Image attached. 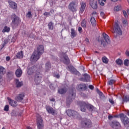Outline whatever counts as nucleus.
Wrapping results in <instances>:
<instances>
[{
  "label": "nucleus",
  "mask_w": 129,
  "mask_h": 129,
  "mask_svg": "<svg viewBox=\"0 0 129 129\" xmlns=\"http://www.w3.org/2000/svg\"><path fill=\"white\" fill-rule=\"evenodd\" d=\"M43 53H44V46L39 45L36 50H35L31 55L30 61L32 62H37V61L40 59V57H41Z\"/></svg>",
  "instance_id": "f257e3e1"
},
{
  "label": "nucleus",
  "mask_w": 129,
  "mask_h": 129,
  "mask_svg": "<svg viewBox=\"0 0 129 129\" xmlns=\"http://www.w3.org/2000/svg\"><path fill=\"white\" fill-rule=\"evenodd\" d=\"M78 105L80 106L81 110V111H83V112H84V111L86 110L85 107H87V108L89 109L90 111H93V110L94 109V107L93 106L88 104V103H86L85 102L83 101L78 102Z\"/></svg>",
  "instance_id": "f03ea898"
},
{
  "label": "nucleus",
  "mask_w": 129,
  "mask_h": 129,
  "mask_svg": "<svg viewBox=\"0 0 129 129\" xmlns=\"http://www.w3.org/2000/svg\"><path fill=\"white\" fill-rule=\"evenodd\" d=\"M119 117L124 125L127 127L129 126V119L126 116L124 115L123 114H120L119 115Z\"/></svg>",
  "instance_id": "7ed1b4c3"
},
{
  "label": "nucleus",
  "mask_w": 129,
  "mask_h": 129,
  "mask_svg": "<svg viewBox=\"0 0 129 129\" xmlns=\"http://www.w3.org/2000/svg\"><path fill=\"white\" fill-rule=\"evenodd\" d=\"M75 90L73 89L70 91V96L69 98H68L67 101L68 103H70V102H72L73 99L75 98Z\"/></svg>",
  "instance_id": "20e7f679"
},
{
  "label": "nucleus",
  "mask_w": 129,
  "mask_h": 129,
  "mask_svg": "<svg viewBox=\"0 0 129 129\" xmlns=\"http://www.w3.org/2000/svg\"><path fill=\"white\" fill-rule=\"evenodd\" d=\"M103 37L105 42L104 41H101V45H103V46L105 47V46H106V43H107V44L110 43V39L109 38V36H108L106 33H103Z\"/></svg>",
  "instance_id": "39448f33"
},
{
  "label": "nucleus",
  "mask_w": 129,
  "mask_h": 129,
  "mask_svg": "<svg viewBox=\"0 0 129 129\" xmlns=\"http://www.w3.org/2000/svg\"><path fill=\"white\" fill-rule=\"evenodd\" d=\"M78 5L74 2H71L69 5V9L71 12H76Z\"/></svg>",
  "instance_id": "423d86ee"
},
{
  "label": "nucleus",
  "mask_w": 129,
  "mask_h": 129,
  "mask_svg": "<svg viewBox=\"0 0 129 129\" xmlns=\"http://www.w3.org/2000/svg\"><path fill=\"white\" fill-rule=\"evenodd\" d=\"M60 60L61 62L64 63V64H69V62H70V60L68 57V56L63 54L62 55H59Z\"/></svg>",
  "instance_id": "0eeeda50"
},
{
  "label": "nucleus",
  "mask_w": 129,
  "mask_h": 129,
  "mask_svg": "<svg viewBox=\"0 0 129 129\" xmlns=\"http://www.w3.org/2000/svg\"><path fill=\"white\" fill-rule=\"evenodd\" d=\"M46 111L48 113H50L51 114H52V115H57V111L55 110L54 108L51 107V106L49 105H46L45 106Z\"/></svg>",
  "instance_id": "6e6552de"
},
{
  "label": "nucleus",
  "mask_w": 129,
  "mask_h": 129,
  "mask_svg": "<svg viewBox=\"0 0 129 129\" xmlns=\"http://www.w3.org/2000/svg\"><path fill=\"white\" fill-rule=\"evenodd\" d=\"M37 125L38 129H43L44 127V123H43V119L39 117L37 119Z\"/></svg>",
  "instance_id": "1a4fd4ad"
},
{
  "label": "nucleus",
  "mask_w": 129,
  "mask_h": 129,
  "mask_svg": "<svg viewBox=\"0 0 129 129\" xmlns=\"http://www.w3.org/2000/svg\"><path fill=\"white\" fill-rule=\"evenodd\" d=\"M12 25H19L20 24V22L21 21L20 20V18L19 17H17L15 14H13L12 16Z\"/></svg>",
  "instance_id": "9d476101"
},
{
  "label": "nucleus",
  "mask_w": 129,
  "mask_h": 129,
  "mask_svg": "<svg viewBox=\"0 0 129 129\" xmlns=\"http://www.w3.org/2000/svg\"><path fill=\"white\" fill-rule=\"evenodd\" d=\"M42 79V74L40 73L37 72L36 75L34 77V81L36 84H39L41 82Z\"/></svg>",
  "instance_id": "9b49d317"
},
{
  "label": "nucleus",
  "mask_w": 129,
  "mask_h": 129,
  "mask_svg": "<svg viewBox=\"0 0 129 129\" xmlns=\"http://www.w3.org/2000/svg\"><path fill=\"white\" fill-rule=\"evenodd\" d=\"M66 112L68 116L70 117L73 116V117H75V116L78 115V113L74 110H68L66 111Z\"/></svg>",
  "instance_id": "f8f14e48"
},
{
  "label": "nucleus",
  "mask_w": 129,
  "mask_h": 129,
  "mask_svg": "<svg viewBox=\"0 0 129 129\" xmlns=\"http://www.w3.org/2000/svg\"><path fill=\"white\" fill-rule=\"evenodd\" d=\"M8 4L9 5L10 8L13 9V10H17L18 8V5L15 2H14L12 1H9Z\"/></svg>",
  "instance_id": "ddd939ff"
},
{
  "label": "nucleus",
  "mask_w": 129,
  "mask_h": 129,
  "mask_svg": "<svg viewBox=\"0 0 129 129\" xmlns=\"http://www.w3.org/2000/svg\"><path fill=\"white\" fill-rule=\"evenodd\" d=\"M82 123H84L85 125L87 126V127H91L92 123L91 121L89 119H87L86 118L83 119L82 121Z\"/></svg>",
  "instance_id": "4468645a"
},
{
  "label": "nucleus",
  "mask_w": 129,
  "mask_h": 129,
  "mask_svg": "<svg viewBox=\"0 0 129 129\" xmlns=\"http://www.w3.org/2000/svg\"><path fill=\"white\" fill-rule=\"evenodd\" d=\"M87 89V86L85 84H81L78 86V90L85 91Z\"/></svg>",
  "instance_id": "2eb2a0df"
},
{
  "label": "nucleus",
  "mask_w": 129,
  "mask_h": 129,
  "mask_svg": "<svg viewBox=\"0 0 129 129\" xmlns=\"http://www.w3.org/2000/svg\"><path fill=\"white\" fill-rule=\"evenodd\" d=\"M115 33H117L118 35H122V32H121V30L120 28L118 26V24L117 23H115Z\"/></svg>",
  "instance_id": "dca6fc26"
},
{
  "label": "nucleus",
  "mask_w": 129,
  "mask_h": 129,
  "mask_svg": "<svg viewBox=\"0 0 129 129\" xmlns=\"http://www.w3.org/2000/svg\"><path fill=\"white\" fill-rule=\"evenodd\" d=\"M90 5L92 9L96 10L97 9V0H91Z\"/></svg>",
  "instance_id": "f3484780"
},
{
  "label": "nucleus",
  "mask_w": 129,
  "mask_h": 129,
  "mask_svg": "<svg viewBox=\"0 0 129 129\" xmlns=\"http://www.w3.org/2000/svg\"><path fill=\"white\" fill-rule=\"evenodd\" d=\"M7 99L10 105H11V106L13 107L17 106V101L11 99V98H8Z\"/></svg>",
  "instance_id": "a211bd4d"
},
{
  "label": "nucleus",
  "mask_w": 129,
  "mask_h": 129,
  "mask_svg": "<svg viewBox=\"0 0 129 129\" xmlns=\"http://www.w3.org/2000/svg\"><path fill=\"white\" fill-rule=\"evenodd\" d=\"M35 71H36V67H33L28 70L27 73L29 75H32L35 73Z\"/></svg>",
  "instance_id": "6ab92c4d"
},
{
  "label": "nucleus",
  "mask_w": 129,
  "mask_h": 129,
  "mask_svg": "<svg viewBox=\"0 0 129 129\" xmlns=\"http://www.w3.org/2000/svg\"><path fill=\"white\" fill-rule=\"evenodd\" d=\"M24 97H25V95L24 94H20L16 97V100L17 101H21V100L24 99Z\"/></svg>",
  "instance_id": "aec40b11"
},
{
  "label": "nucleus",
  "mask_w": 129,
  "mask_h": 129,
  "mask_svg": "<svg viewBox=\"0 0 129 129\" xmlns=\"http://www.w3.org/2000/svg\"><path fill=\"white\" fill-rule=\"evenodd\" d=\"M15 74L17 77H21V76H22V74H23V72L21 69H18L16 70Z\"/></svg>",
  "instance_id": "412c9836"
},
{
  "label": "nucleus",
  "mask_w": 129,
  "mask_h": 129,
  "mask_svg": "<svg viewBox=\"0 0 129 129\" xmlns=\"http://www.w3.org/2000/svg\"><path fill=\"white\" fill-rule=\"evenodd\" d=\"M67 92V89L66 88H63L58 89V93L59 94H64V93H66Z\"/></svg>",
  "instance_id": "4be33fe9"
},
{
  "label": "nucleus",
  "mask_w": 129,
  "mask_h": 129,
  "mask_svg": "<svg viewBox=\"0 0 129 129\" xmlns=\"http://www.w3.org/2000/svg\"><path fill=\"white\" fill-rule=\"evenodd\" d=\"M16 57L18 59H22L24 57V52L23 51H21L18 52L16 54Z\"/></svg>",
  "instance_id": "5701e85b"
},
{
  "label": "nucleus",
  "mask_w": 129,
  "mask_h": 129,
  "mask_svg": "<svg viewBox=\"0 0 129 129\" xmlns=\"http://www.w3.org/2000/svg\"><path fill=\"white\" fill-rule=\"evenodd\" d=\"M71 38H72L73 39V38H75V37H76V36L77 35V32H76L75 31V30H74V29L72 28L71 29Z\"/></svg>",
  "instance_id": "b1692460"
},
{
  "label": "nucleus",
  "mask_w": 129,
  "mask_h": 129,
  "mask_svg": "<svg viewBox=\"0 0 129 129\" xmlns=\"http://www.w3.org/2000/svg\"><path fill=\"white\" fill-rule=\"evenodd\" d=\"M68 70L71 72V73H73V74H75L76 72V70L73 66H70L68 67Z\"/></svg>",
  "instance_id": "393cba45"
},
{
  "label": "nucleus",
  "mask_w": 129,
  "mask_h": 129,
  "mask_svg": "<svg viewBox=\"0 0 129 129\" xmlns=\"http://www.w3.org/2000/svg\"><path fill=\"white\" fill-rule=\"evenodd\" d=\"M9 42H10V39H9V38L5 39L4 40V43L1 45V50H2L5 47V46H6V45L9 43Z\"/></svg>",
  "instance_id": "a878e982"
},
{
  "label": "nucleus",
  "mask_w": 129,
  "mask_h": 129,
  "mask_svg": "<svg viewBox=\"0 0 129 129\" xmlns=\"http://www.w3.org/2000/svg\"><path fill=\"white\" fill-rule=\"evenodd\" d=\"M15 83L17 87H21V86H23V82L19 81L18 79L15 80Z\"/></svg>",
  "instance_id": "bb28decb"
},
{
  "label": "nucleus",
  "mask_w": 129,
  "mask_h": 129,
  "mask_svg": "<svg viewBox=\"0 0 129 129\" xmlns=\"http://www.w3.org/2000/svg\"><path fill=\"white\" fill-rule=\"evenodd\" d=\"M90 22L91 23L92 26H93V27H95L96 24V21L95 20V18H94V17H92L90 19Z\"/></svg>",
  "instance_id": "cd10ccee"
},
{
  "label": "nucleus",
  "mask_w": 129,
  "mask_h": 129,
  "mask_svg": "<svg viewBox=\"0 0 129 129\" xmlns=\"http://www.w3.org/2000/svg\"><path fill=\"white\" fill-rule=\"evenodd\" d=\"M121 10V6L120 5H117L114 7L113 11L114 12H119Z\"/></svg>",
  "instance_id": "c85d7f7f"
},
{
  "label": "nucleus",
  "mask_w": 129,
  "mask_h": 129,
  "mask_svg": "<svg viewBox=\"0 0 129 129\" xmlns=\"http://www.w3.org/2000/svg\"><path fill=\"white\" fill-rule=\"evenodd\" d=\"M51 69V63L50 62H47L45 64V70L48 71Z\"/></svg>",
  "instance_id": "c756f323"
},
{
  "label": "nucleus",
  "mask_w": 129,
  "mask_h": 129,
  "mask_svg": "<svg viewBox=\"0 0 129 129\" xmlns=\"http://www.w3.org/2000/svg\"><path fill=\"white\" fill-rule=\"evenodd\" d=\"M11 29L10 28V27H8L7 26H5L4 28V29L3 30L2 32L3 33H6V32L7 33H9V32H10Z\"/></svg>",
  "instance_id": "7c9ffc66"
},
{
  "label": "nucleus",
  "mask_w": 129,
  "mask_h": 129,
  "mask_svg": "<svg viewBox=\"0 0 129 129\" xmlns=\"http://www.w3.org/2000/svg\"><path fill=\"white\" fill-rule=\"evenodd\" d=\"M102 62L103 63H105V64H107L108 63V59H107V57L106 56H103L102 58Z\"/></svg>",
  "instance_id": "2f4dec72"
},
{
  "label": "nucleus",
  "mask_w": 129,
  "mask_h": 129,
  "mask_svg": "<svg viewBox=\"0 0 129 129\" xmlns=\"http://www.w3.org/2000/svg\"><path fill=\"white\" fill-rule=\"evenodd\" d=\"M54 23H52V22H50L48 24V29L49 30H53V28H54Z\"/></svg>",
  "instance_id": "473e14b6"
},
{
  "label": "nucleus",
  "mask_w": 129,
  "mask_h": 129,
  "mask_svg": "<svg viewBox=\"0 0 129 129\" xmlns=\"http://www.w3.org/2000/svg\"><path fill=\"white\" fill-rule=\"evenodd\" d=\"M84 77L85 80H86V81H87V82L89 81V79H90V77L87 74H85L84 75Z\"/></svg>",
  "instance_id": "72a5a7b5"
},
{
  "label": "nucleus",
  "mask_w": 129,
  "mask_h": 129,
  "mask_svg": "<svg viewBox=\"0 0 129 129\" xmlns=\"http://www.w3.org/2000/svg\"><path fill=\"white\" fill-rule=\"evenodd\" d=\"M6 73V69L3 67H0V75L1 74H5Z\"/></svg>",
  "instance_id": "f704fd0d"
},
{
  "label": "nucleus",
  "mask_w": 129,
  "mask_h": 129,
  "mask_svg": "<svg viewBox=\"0 0 129 129\" xmlns=\"http://www.w3.org/2000/svg\"><path fill=\"white\" fill-rule=\"evenodd\" d=\"M17 39H18V35L16 34L13 36V37L11 39V42L12 43H15V42H16V41L17 40Z\"/></svg>",
  "instance_id": "c9c22d12"
},
{
  "label": "nucleus",
  "mask_w": 129,
  "mask_h": 129,
  "mask_svg": "<svg viewBox=\"0 0 129 129\" xmlns=\"http://www.w3.org/2000/svg\"><path fill=\"white\" fill-rule=\"evenodd\" d=\"M81 26L83 28H84L85 29V28H86V21L84 19L82 23H81Z\"/></svg>",
  "instance_id": "e433bc0d"
},
{
  "label": "nucleus",
  "mask_w": 129,
  "mask_h": 129,
  "mask_svg": "<svg viewBox=\"0 0 129 129\" xmlns=\"http://www.w3.org/2000/svg\"><path fill=\"white\" fill-rule=\"evenodd\" d=\"M116 63L117 65H122V60L121 59L118 58L116 59Z\"/></svg>",
  "instance_id": "4c0bfd02"
},
{
  "label": "nucleus",
  "mask_w": 129,
  "mask_h": 129,
  "mask_svg": "<svg viewBox=\"0 0 129 129\" xmlns=\"http://www.w3.org/2000/svg\"><path fill=\"white\" fill-rule=\"evenodd\" d=\"M86 7V4H85V3L82 2V3L81 4V8L82 9H84V10H85Z\"/></svg>",
  "instance_id": "58836bf2"
},
{
  "label": "nucleus",
  "mask_w": 129,
  "mask_h": 129,
  "mask_svg": "<svg viewBox=\"0 0 129 129\" xmlns=\"http://www.w3.org/2000/svg\"><path fill=\"white\" fill-rule=\"evenodd\" d=\"M26 17L27 18H32V12L31 11L28 12L26 14Z\"/></svg>",
  "instance_id": "ea45409f"
},
{
  "label": "nucleus",
  "mask_w": 129,
  "mask_h": 129,
  "mask_svg": "<svg viewBox=\"0 0 129 129\" xmlns=\"http://www.w3.org/2000/svg\"><path fill=\"white\" fill-rule=\"evenodd\" d=\"M124 65H125V66H128V65H129V60L128 59H125L124 60Z\"/></svg>",
  "instance_id": "a19ab883"
},
{
  "label": "nucleus",
  "mask_w": 129,
  "mask_h": 129,
  "mask_svg": "<svg viewBox=\"0 0 129 129\" xmlns=\"http://www.w3.org/2000/svg\"><path fill=\"white\" fill-rule=\"evenodd\" d=\"M114 82H115V81L114 80H110L108 82V84L109 85H112V84H113V83H114Z\"/></svg>",
  "instance_id": "79ce46f5"
},
{
  "label": "nucleus",
  "mask_w": 129,
  "mask_h": 129,
  "mask_svg": "<svg viewBox=\"0 0 129 129\" xmlns=\"http://www.w3.org/2000/svg\"><path fill=\"white\" fill-rule=\"evenodd\" d=\"M85 9H83V8H81V7L79 9V13L80 14H83L84 11Z\"/></svg>",
  "instance_id": "37998d69"
},
{
  "label": "nucleus",
  "mask_w": 129,
  "mask_h": 129,
  "mask_svg": "<svg viewBox=\"0 0 129 129\" xmlns=\"http://www.w3.org/2000/svg\"><path fill=\"white\" fill-rule=\"evenodd\" d=\"M4 110L5 111H9V105H5L4 107Z\"/></svg>",
  "instance_id": "c03bdc74"
},
{
  "label": "nucleus",
  "mask_w": 129,
  "mask_h": 129,
  "mask_svg": "<svg viewBox=\"0 0 129 129\" xmlns=\"http://www.w3.org/2000/svg\"><path fill=\"white\" fill-rule=\"evenodd\" d=\"M100 15L102 17V18H103V19H105V14H104V13L101 12L100 13Z\"/></svg>",
  "instance_id": "a18cd8bd"
},
{
  "label": "nucleus",
  "mask_w": 129,
  "mask_h": 129,
  "mask_svg": "<svg viewBox=\"0 0 129 129\" xmlns=\"http://www.w3.org/2000/svg\"><path fill=\"white\" fill-rule=\"evenodd\" d=\"M99 1V3L100 5V6H104V2H103V1H101V0H98Z\"/></svg>",
  "instance_id": "49530a36"
},
{
  "label": "nucleus",
  "mask_w": 129,
  "mask_h": 129,
  "mask_svg": "<svg viewBox=\"0 0 129 129\" xmlns=\"http://www.w3.org/2000/svg\"><path fill=\"white\" fill-rule=\"evenodd\" d=\"M122 23L124 26H126L127 25V21H126V20H124L122 21Z\"/></svg>",
  "instance_id": "de8ad7c7"
},
{
  "label": "nucleus",
  "mask_w": 129,
  "mask_h": 129,
  "mask_svg": "<svg viewBox=\"0 0 129 129\" xmlns=\"http://www.w3.org/2000/svg\"><path fill=\"white\" fill-rule=\"evenodd\" d=\"M123 14L124 16L125 17V18H127V14H126V11H123Z\"/></svg>",
  "instance_id": "09e8293b"
},
{
  "label": "nucleus",
  "mask_w": 129,
  "mask_h": 129,
  "mask_svg": "<svg viewBox=\"0 0 129 129\" xmlns=\"http://www.w3.org/2000/svg\"><path fill=\"white\" fill-rule=\"evenodd\" d=\"M109 102L111 103V104H114V101L112 99H109Z\"/></svg>",
  "instance_id": "8fccbe9b"
},
{
  "label": "nucleus",
  "mask_w": 129,
  "mask_h": 129,
  "mask_svg": "<svg viewBox=\"0 0 129 129\" xmlns=\"http://www.w3.org/2000/svg\"><path fill=\"white\" fill-rule=\"evenodd\" d=\"M92 17H97V13L96 12H93Z\"/></svg>",
  "instance_id": "3c124183"
},
{
  "label": "nucleus",
  "mask_w": 129,
  "mask_h": 129,
  "mask_svg": "<svg viewBox=\"0 0 129 129\" xmlns=\"http://www.w3.org/2000/svg\"><path fill=\"white\" fill-rule=\"evenodd\" d=\"M113 124L114 125H117H117H119V123L118 122L114 121V122H113Z\"/></svg>",
  "instance_id": "603ef678"
},
{
  "label": "nucleus",
  "mask_w": 129,
  "mask_h": 129,
  "mask_svg": "<svg viewBox=\"0 0 129 129\" xmlns=\"http://www.w3.org/2000/svg\"><path fill=\"white\" fill-rule=\"evenodd\" d=\"M78 31L79 32V33H82V32L83 31L82 30V28L79 27L78 28Z\"/></svg>",
  "instance_id": "864d4df0"
},
{
  "label": "nucleus",
  "mask_w": 129,
  "mask_h": 129,
  "mask_svg": "<svg viewBox=\"0 0 129 129\" xmlns=\"http://www.w3.org/2000/svg\"><path fill=\"white\" fill-rule=\"evenodd\" d=\"M97 91H99V95L100 96V97H102L103 96V93H102V92H100L99 90L98 89H97Z\"/></svg>",
  "instance_id": "5fc2aeb1"
},
{
  "label": "nucleus",
  "mask_w": 129,
  "mask_h": 129,
  "mask_svg": "<svg viewBox=\"0 0 129 129\" xmlns=\"http://www.w3.org/2000/svg\"><path fill=\"white\" fill-rule=\"evenodd\" d=\"M80 95L81 96H82V97H86V94H84V93H81Z\"/></svg>",
  "instance_id": "6e6d98bb"
},
{
  "label": "nucleus",
  "mask_w": 129,
  "mask_h": 129,
  "mask_svg": "<svg viewBox=\"0 0 129 129\" xmlns=\"http://www.w3.org/2000/svg\"><path fill=\"white\" fill-rule=\"evenodd\" d=\"M89 88H90V89H91V90H92L94 88V87H93V86L92 85H90L89 86Z\"/></svg>",
  "instance_id": "4d7b16f0"
},
{
  "label": "nucleus",
  "mask_w": 129,
  "mask_h": 129,
  "mask_svg": "<svg viewBox=\"0 0 129 129\" xmlns=\"http://www.w3.org/2000/svg\"><path fill=\"white\" fill-rule=\"evenodd\" d=\"M43 15L44 16H49L50 13L49 12H45Z\"/></svg>",
  "instance_id": "13d9d810"
},
{
  "label": "nucleus",
  "mask_w": 129,
  "mask_h": 129,
  "mask_svg": "<svg viewBox=\"0 0 129 129\" xmlns=\"http://www.w3.org/2000/svg\"><path fill=\"white\" fill-rule=\"evenodd\" d=\"M11 60V57L10 56H7L6 57V61H10Z\"/></svg>",
  "instance_id": "bf43d9fd"
},
{
  "label": "nucleus",
  "mask_w": 129,
  "mask_h": 129,
  "mask_svg": "<svg viewBox=\"0 0 129 129\" xmlns=\"http://www.w3.org/2000/svg\"><path fill=\"white\" fill-rule=\"evenodd\" d=\"M3 81V77H2V75H0V82H2Z\"/></svg>",
  "instance_id": "052dcab7"
},
{
  "label": "nucleus",
  "mask_w": 129,
  "mask_h": 129,
  "mask_svg": "<svg viewBox=\"0 0 129 129\" xmlns=\"http://www.w3.org/2000/svg\"><path fill=\"white\" fill-rule=\"evenodd\" d=\"M125 54H126V56H129V51H126Z\"/></svg>",
  "instance_id": "680f3d73"
},
{
  "label": "nucleus",
  "mask_w": 129,
  "mask_h": 129,
  "mask_svg": "<svg viewBox=\"0 0 129 129\" xmlns=\"http://www.w3.org/2000/svg\"><path fill=\"white\" fill-rule=\"evenodd\" d=\"M85 41L87 42V43H88L89 42V39H88V38H86Z\"/></svg>",
  "instance_id": "e2e57ef3"
},
{
  "label": "nucleus",
  "mask_w": 129,
  "mask_h": 129,
  "mask_svg": "<svg viewBox=\"0 0 129 129\" xmlns=\"http://www.w3.org/2000/svg\"><path fill=\"white\" fill-rule=\"evenodd\" d=\"M56 78H60V76L58 74V75H56V76H55Z\"/></svg>",
  "instance_id": "0e129e2a"
},
{
  "label": "nucleus",
  "mask_w": 129,
  "mask_h": 129,
  "mask_svg": "<svg viewBox=\"0 0 129 129\" xmlns=\"http://www.w3.org/2000/svg\"><path fill=\"white\" fill-rule=\"evenodd\" d=\"M29 37H30V38H34V35L31 34V35H30L29 36Z\"/></svg>",
  "instance_id": "69168bd1"
},
{
  "label": "nucleus",
  "mask_w": 129,
  "mask_h": 129,
  "mask_svg": "<svg viewBox=\"0 0 129 129\" xmlns=\"http://www.w3.org/2000/svg\"><path fill=\"white\" fill-rule=\"evenodd\" d=\"M50 100V101H55V99L52 98Z\"/></svg>",
  "instance_id": "338daca9"
},
{
  "label": "nucleus",
  "mask_w": 129,
  "mask_h": 129,
  "mask_svg": "<svg viewBox=\"0 0 129 129\" xmlns=\"http://www.w3.org/2000/svg\"><path fill=\"white\" fill-rule=\"evenodd\" d=\"M111 2H113V3H115V2H117L118 0H111Z\"/></svg>",
  "instance_id": "774afa93"
}]
</instances>
